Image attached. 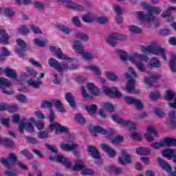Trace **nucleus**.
Here are the masks:
<instances>
[{"instance_id":"nucleus-32","label":"nucleus","mask_w":176,"mask_h":176,"mask_svg":"<svg viewBox=\"0 0 176 176\" xmlns=\"http://www.w3.org/2000/svg\"><path fill=\"white\" fill-rule=\"evenodd\" d=\"M118 38H116V33H112L107 38V42L110 46L115 47L118 45Z\"/></svg>"},{"instance_id":"nucleus-54","label":"nucleus","mask_w":176,"mask_h":176,"mask_svg":"<svg viewBox=\"0 0 176 176\" xmlns=\"http://www.w3.org/2000/svg\"><path fill=\"white\" fill-rule=\"evenodd\" d=\"M8 159L10 161V163H12V166H13L17 160V156H16L14 153H11L9 154Z\"/></svg>"},{"instance_id":"nucleus-50","label":"nucleus","mask_w":176,"mask_h":176,"mask_svg":"<svg viewBox=\"0 0 176 176\" xmlns=\"http://www.w3.org/2000/svg\"><path fill=\"white\" fill-rule=\"evenodd\" d=\"M173 98H175V94L171 90H168L165 96V100H166V101H171Z\"/></svg>"},{"instance_id":"nucleus-37","label":"nucleus","mask_w":176,"mask_h":176,"mask_svg":"<svg viewBox=\"0 0 176 176\" xmlns=\"http://www.w3.org/2000/svg\"><path fill=\"white\" fill-rule=\"evenodd\" d=\"M107 171H109V173H111V174H116L117 175L123 173L122 168H119L115 166H109L107 168Z\"/></svg>"},{"instance_id":"nucleus-17","label":"nucleus","mask_w":176,"mask_h":176,"mask_svg":"<svg viewBox=\"0 0 176 176\" xmlns=\"http://www.w3.org/2000/svg\"><path fill=\"white\" fill-rule=\"evenodd\" d=\"M54 162H57L58 163H62L63 165L65 166L67 168H71L72 164L71 163V161H69V159L65 158L62 155H58L56 157L52 159Z\"/></svg>"},{"instance_id":"nucleus-24","label":"nucleus","mask_w":176,"mask_h":176,"mask_svg":"<svg viewBox=\"0 0 176 176\" xmlns=\"http://www.w3.org/2000/svg\"><path fill=\"white\" fill-rule=\"evenodd\" d=\"M160 78H161L160 74L157 73H153L149 78L148 77L144 78V83L148 85V86H152V82H156V80H159Z\"/></svg>"},{"instance_id":"nucleus-22","label":"nucleus","mask_w":176,"mask_h":176,"mask_svg":"<svg viewBox=\"0 0 176 176\" xmlns=\"http://www.w3.org/2000/svg\"><path fill=\"white\" fill-rule=\"evenodd\" d=\"M73 50L76 53H78L79 54H82L85 50V47L83 46V43L82 41L79 40H75L73 41Z\"/></svg>"},{"instance_id":"nucleus-18","label":"nucleus","mask_w":176,"mask_h":176,"mask_svg":"<svg viewBox=\"0 0 176 176\" xmlns=\"http://www.w3.org/2000/svg\"><path fill=\"white\" fill-rule=\"evenodd\" d=\"M164 157H166L169 160L173 158V162L176 164V149L166 148L162 151Z\"/></svg>"},{"instance_id":"nucleus-48","label":"nucleus","mask_w":176,"mask_h":176,"mask_svg":"<svg viewBox=\"0 0 176 176\" xmlns=\"http://www.w3.org/2000/svg\"><path fill=\"white\" fill-rule=\"evenodd\" d=\"M49 133H50V131H49V130L40 131L38 133L37 137L38 138H41V140H45V138H49Z\"/></svg>"},{"instance_id":"nucleus-56","label":"nucleus","mask_w":176,"mask_h":176,"mask_svg":"<svg viewBox=\"0 0 176 176\" xmlns=\"http://www.w3.org/2000/svg\"><path fill=\"white\" fill-rule=\"evenodd\" d=\"M171 10H176V8L169 7L166 11L162 13V17H169V16H171Z\"/></svg>"},{"instance_id":"nucleus-62","label":"nucleus","mask_w":176,"mask_h":176,"mask_svg":"<svg viewBox=\"0 0 176 176\" xmlns=\"http://www.w3.org/2000/svg\"><path fill=\"white\" fill-rule=\"evenodd\" d=\"M19 32L23 35H27V34H30V30L25 26H21L19 29Z\"/></svg>"},{"instance_id":"nucleus-9","label":"nucleus","mask_w":176,"mask_h":176,"mask_svg":"<svg viewBox=\"0 0 176 176\" xmlns=\"http://www.w3.org/2000/svg\"><path fill=\"white\" fill-rule=\"evenodd\" d=\"M88 130L89 133H91L94 137H96V133H100V134H106V135H107V138H112V135H113V132H109L101 126L89 125Z\"/></svg>"},{"instance_id":"nucleus-20","label":"nucleus","mask_w":176,"mask_h":176,"mask_svg":"<svg viewBox=\"0 0 176 176\" xmlns=\"http://www.w3.org/2000/svg\"><path fill=\"white\" fill-rule=\"evenodd\" d=\"M86 88L89 91V96H94L97 97L100 95V89L94 83H88L86 85Z\"/></svg>"},{"instance_id":"nucleus-51","label":"nucleus","mask_w":176,"mask_h":176,"mask_svg":"<svg viewBox=\"0 0 176 176\" xmlns=\"http://www.w3.org/2000/svg\"><path fill=\"white\" fill-rule=\"evenodd\" d=\"M133 105H135L136 107V109H138L139 111H141V109H143L144 104H142V102L139 99H135Z\"/></svg>"},{"instance_id":"nucleus-13","label":"nucleus","mask_w":176,"mask_h":176,"mask_svg":"<svg viewBox=\"0 0 176 176\" xmlns=\"http://www.w3.org/2000/svg\"><path fill=\"white\" fill-rule=\"evenodd\" d=\"M125 77L129 80V83L124 89L125 91H127L128 93H133L134 94H138V93H140V89L135 90L134 88L135 80L133 79V78H131L128 73L125 74Z\"/></svg>"},{"instance_id":"nucleus-25","label":"nucleus","mask_w":176,"mask_h":176,"mask_svg":"<svg viewBox=\"0 0 176 176\" xmlns=\"http://www.w3.org/2000/svg\"><path fill=\"white\" fill-rule=\"evenodd\" d=\"M59 2H63L65 4V6L70 8V9H76V10H82L83 8L81 6H79L71 0H58Z\"/></svg>"},{"instance_id":"nucleus-15","label":"nucleus","mask_w":176,"mask_h":176,"mask_svg":"<svg viewBox=\"0 0 176 176\" xmlns=\"http://www.w3.org/2000/svg\"><path fill=\"white\" fill-rule=\"evenodd\" d=\"M146 131L147 132L144 134V137L148 142H152L153 140H155L153 138V136H152V134L154 135V137H159V134L157 133L156 128L153 126H148L146 129Z\"/></svg>"},{"instance_id":"nucleus-4","label":"nucleus","mask_w":176,"mask_h":176,"mask_svg":"<svg viewBox=\"0 0 176 176\" xmlns=\"http://www.w3.org/2000/svg\"><path fill=\"white\" fill-rule=\"evenodd\" d=\"M141 52L142 53H152L153 54H161L162 58H164V60H167V56H166V54H164L166 53V50L160 47L156 43H154L148 47H141Z\"/></svg>"},{"instance_id":"nucleus-31","label":"nucleus","mask_w":176,"mask_h":176,"mask_svg":"<svg viewBox=\"0 0 176 176\" xmlns=\"http://www.w3.org/2000/svg\"><path fill=\"white\" fill-rule=\"evenodd\" d=\"M65 98L66 101L68 102L69 104L72 108H75L76 107V103L75 102V98L71 92H67L65 94Z\"/></svg>"},{"instance_id":"nucleus-27","label":"nucleus","mask_w":176,"mask_h":176,"mask_svg":"<svg viewBox=\"0 0 176 176\" xmlns=\"http://www.w3.org/2000/svg\"><path fill=\"white\" fill-rule=\"evenodd\" d=\"M168 118L167 120V124L173 129L176 127V117L175 111H170L168 113Z\"/></svg>"},{"instance_id":"nucleus-28","label":"nucleus","mask_w":176,"mask_h":176,"mask_svg":"<svg viewBox=\"0 0 176 176\" xmlns=\"http://www.w3.org/2000/svg\"><path fill=\"white\" fill-rule=\"evenodd\" d=\"M9 35L6 34V31L0 28V43L3 45H8L9 43Z\"/></svg>"},{"instance_id":"nucleus-60","label":"nucleus","mask_w":176,"mask_h":176,"mask_svg":"<svg viewBox=\"0 0 176 176\" xmlns=\"http://www.w3.org/2000/svg\"><path fill=\"white\" fill-rule=\"evenodd\" d=\"M131 138H133V140H135L136 141H141V140L142 139V137H141V135L140 134V133L137 131L133 132L131 134Z\"/></svg>"},{"instance_id":"nucleus-61","label":"nucleus","mask_w":176,"mask_h":176,"mask_svg":"<svg viewBox=\"0 0 176 176\" xmlns=\"http://www.w3.org/2000/svg\"><path fill=\"white\" fill-rule=\"evenodd\" d=\"M56 28H58V30H59L60 31H63V32H64L65 34H69V32H71V29L64 25H58L56 26Z\"/></svg>"},{"instance_id":"nucleus-64","label":"nucleus","mask_w":176,"mask_h":176,"mask_svg":"<svg viewBox=\"0 0 176 176\" xmlns=\"http://www.w3.org/2000/svg\"><path fill=\"white\" fill-rule=\"evenodd\" d=\"M135 100V98L133 97L126 96L125 98H124V101H125V102L126 104H129V105H133V104H134Z\"/></svg>"},{"instance_id":"nucleus-63","label":"nucleus","mask_w":176,"mask_h":176,"mask_svg":"<svg viewBox=\"0 0 176 176\" xmlns=\"http://www.w3.org/2000/svg\"><path fill=\"white\" fill-rule=\"evenodd\" d=\"M19 105L17 104H11L9 105L8 104V111L13 113V112H17V111H19Z\"/></svg>"},{"instance_id":"nucleus-1","label":"nucleus","mask_w":176,"mask_h":176,"mask_svg":"<svg viewBox=\"0 0 176 176\" xmlns=\"http://www.w3.org/2000/svg\"><path fill=\"white\" fill-rule=\"evenodd\" d=\"M22 123H21L19 126V130L21 133H24V130L28 131L29 133H34L35 131V129H34V126L32 123H35L36 128L38 130H43L45 129V124L42 121H35V118L31 117L30 118H23Z\"/></svg>"},{"instance_id":"nucleus-10","label":"nucleus","mask_w":176,"mask_h":176,"mask_svg":"<svg viewBox=\"0 0 176 176\" xmlns=\"http://www.w3.org/2000/svg\"><path fill=\"white\" fill-rule=\"evenodd\" d=\"M133 162V155L129 154L127 150L122 149L121 151V156L118 157V163L124 166L126 164H130Z\"/></svg>"},{"instance_id":"nucleus-45","label":"nucleus","mask_w":176,"mask_h":176,"mask_svg":"<svg viewBox=\"0 0 176 176\" xmlns=\"http://www.w3.org/2000/svg\"><path fill=\"white\" fill-rule=\"evenodd\" d=\"M129 30L132 34H142V30L138 26L135 25H131L129 27Z\"/></svg>"},{"instance_id":"nucleus-42","label":"nucleus","mask_w":176,"mask_h":176,"mask_svg":"<svg viewBox=\"0 0 176 176\" xmlns=\"http://www.w3.org/2000/svg\"><path fill=\"white\" fill-rule=\"evenodd\" d=\"M105 76L111 82H116V80H118V76H116V74H115L113 72H107L105 73Z\"/></svg>"},{"instance_id":"nucleus-11","label":"nucleus","mask_w":176,"mask_h":176,"mask_svg":"<svg viewBox=\"0 0 176 176\" xmlns=\"http://www.w3.org/2000/svg\"><path fill=\"white\" fill-rule=\"evenodd\" d=\"M10 87H12V82L5 78H0V89L4 94H14V91L8 89Z\"/></svg>"},{"instance_id":"nucleus-59","label":"nucleus","mask_w":176,"mask_h":176,"mask_svg":"<svg viewBox=\"0 0 176 176\" xmlns=\"http://www.w3.org/2000/svg\"><path fill=\"white\" fill-rule=\"evenodd\" d=\"M22 155H24L25 157L28 159V160H31V159H33L34 155H32V153H31L28 149H25L21 151Z\"/></svg>"},{"instance_id":"nucleus-30","label":"nucleus","mask_w":176,"mask_h":176,"mask_svg":"<svg viewBox=\"0 0 176 176\" xmlns=\"http://www.w3.org/2000/svg\"><path fill=\"white\" fill-rule=\"evenodd\" d=\"M60 148L62 151H75L78 148V144H67V143H61L60 144Z\"/></svg>"},{"instance_id":"nucleus-47","label":"nucleus","mask_w":176,"mask_h":176,"mask_svg":"<svg viewBox=\"0 0 176 176\" xmlns=\"http://www.w3.org/2000/svg\"><path fill=\"white\" fill-rule=\"evenodd\" d=\"M153 112L154 115H156L158 118H164V116H166L164 111H163L162 109L155 108L153 110Z\"/></svg>"},{"instance_id":"nucleus-44","label":"nucleus","mask_w":176,"mask_h":176,"mask_svg":"<svg viewBox=\"0 0 176 176\" xmlns=\"http://www.w3.org/2000/svg\"><path fill=\"white\" fill-rule=\"evenodd\" d=\"M96 57L97 56L93 55V54L90 52H84L82 54V58L87 61H91V60H94Z\"/></svg>"},{"instance_id":"nucleus-38","label":"nucleus","mask_w":176,"mask_h":176,"mask_svg":"<svg viewBox=\"0 0 176 176\" xmlns=\"http://www.w3.org/2000/svg\"><path fill=\"white\" fill-rule=\"evenodd\" d=\"M5 13L7 17H13L14 16V12L13 10L6 8L5 7L0 8V14Z\"/></svg>"},{"instance_id":"nucleus-3","label":"nucleus","mask_w":176,"mask_h":176,"mask_svg":"<svg viewBox=\"0 0 176 176\" xmlns=\"http://www.w3.org/2000/svg\"><path fill=\"white\" fill-rule=\"evenodd\" d=\"M117 54L119 56L120 60H122V61H124V63H126V61L127 60L131 61V63H134L135 58H139L140 60H142V61H148V60H149L148 56L144 54L135 52L130 56L127 54V52L126 51H123L122 50H118Z\"/></svg>"},{"instance_id":"nucleus-52","label":"nucleus","mask_w":176,"mask_h":176,"mask_svg":"<svg viewBox=\"0 0 176 176\" xmlns=\"http://www.w3.org/2000/svg\"><path fill=\"white\" fill-rule=\"evenodd\" d=\"M0 163H1V164H3V166L7 167V168H10L12 166V163L9 160H8V159L3 157L0 159Z\"/></svg>"},{"instance_id":"nucleus-41","label":"nucleus","mask_w":176,"mask_h":176,"mask_svg":"<svg viewBox=\"0 0 176 176\" xmlns=\"http://www.w3.org/2000/svg\"><path fill=\"white\" fill-rule=\"evenodd\" d=\"M4 74L6 76H8V78H12V79H15V78L17 76L16 72L9 67L4 69Z\"/></svg>"},{"instance_id":"nucleus-55","label":"nucleus","mask_w":176,"mask_h":176,"mask_svg":"<svg viewBox=\"0 0 176 176\" xmlns=\"http://www.w3.org/2000/svg\"><path fill=\"white\" fill-rule=\"evenodd\" d=\"M148 97L151 101H155V100H157V98L160 97V94H159V91H155L154 92H151Z\"/></svg>"},{"instance_id":"nucleus-23","label":"nucleus","mask_w":176,"mask_h":176,"mask_svg":"<svg viewBox=\"0 0 176 176\" xmlns=\"http://www.w3.org/2000/svg\"><path fill=\"white\" fill-rule=\"evenodd\" d=\"M100 148H102L104 152H106V153H107L109 157H115V156H116V151L113 150V148H112L109 145L105 144H100Z\"/></svg>"},{"instance_id":"nucleus-34","label":"nucleus","mask_w":176,"mask_h":176,"mask_svg":"<svg viewBox=\"0 0 176 176\" xmlns=\"http://www.w3.org/2000/svg\"><path fill=\"white\" fill-rule=\"evenodd\" d=\"M160 66V60H159L157 58H153L150 60V63L147 65V68H148V69H152V68H159Z\"/></svg>"},{"instance_id":"nucleus-2","label":"nucleus","mask_w":176,"mask_h":176,"mask_svg":"<svg viewBox=\"0 0 176 176\" xmlns=\"http://www.w3.org/2000/svg\"><path fill=\"white\" fill-rule=\"evenodd\" d=\"M142 7L144 8V9H146L147 10L148 14L145 15L142 12H138L136 13V19L139 21H152V15L159 14V13H160L161 12L160 8L151 7L146 3H143Z\"/></svg>"},{"instance_id":"nucleus-46","label":"nucleus","mask_w":176,"mask_h":176,"mask_svg":"<svg viewBox=\"0 0 176 176\" xmlns=\"http://www.w3.org/2000/svg\"><path fill=\"white\" fill-rule=\"evenodd\" d=\"M86 111H87L89 115H94L96 113V111H97V105L96 104H91L89 106H87L85 107Z\"/></svg>"},{"instance_id":"nucleus-19","label":"nucleus","mask_w":176,"mask_h":176,"mask_svg":"<svg viewBox=\"0 0 176 176\" xmlns=\"http://www.w3.org/2000/svg\"><path fill=\"white\" fill-rule=\"evenodd\" d=\"M16 43L19 47L16 49V53L18 54L19 57H24V54L22 53V52L23 49L27 47L25 41L21 38H18L16 40Z\"/></svg>"},{"instance_id":"nucleus-12","label":"nucleus","mask_w":176,"mask_h":176,"mask_svg":"<svg viewBox=\"0 0 176 176\" xmlns=\"http://www.w3.org/2000/svg\"><path fill=\"white\" fill-rule=\"evenodd\" d=\"M48 64L52 68H55L59 72H63L64 69H68V65L67 63H63L62 65L57 61V60L50 58L48 60Z\"/></svg>"},{"instance_id":"nucleus-29","label":"nucleus","mask_w":176,"mask_h":176,"mask_svg":"<svg viewBox=\"0 0 176 176\" xmlns=\"http://www.w3.org/2000/svg\"><path fill=\"white\" fill-rule=\"evenodd\" d=\"M85 69H88V71H91L96 75V76H101L102 74V71L98 66H96L94 65H89L85 67Z\"/></svg>"},{"instance_id":"nucleus-7","label":"nucleus","mask_w":176,"mask_h":176,"mask_svg":"<svg viewBox=\"0 0 176 176\" xmlns=\"http://www.w3.org/2000/svg\"><path fill=\"white\" fill-rule=\"evenodd\" d=\"M73 170L75 171H79L80 170H82V175H91L94 174V171L90 168H86L85 163H83V161L80 160H77L75 161V165L73 167Z\"/></svg>"},{"instance_id":"nucleus-58","label":"nucleus","mask_w":176,"mask_h":176,"mask_svg":"<svg viewBox=\"0 0 176 176\" xmlns=\"http://www.w3.org/2000/svg\"><path fill=\"white\" fill-rule=\"evenodd\" d=\"M16 100H17V101H19V102H27L28 99H27V96L22 95V94H19V95H16L15 96Z\"/></svg>"},{"instance_id":"nucleus-39","label":"nucleus","mask_w":176,"mask_h":176,"mask_svg":"<svg viewBox=\"0 0 176 176\" xmlns=\"http://www.w3.org/2000/svg\"><path fill=\"white\" fill-rule=\"evenodd\" d=\"M169 67L172 72H176V54H172L171 60L169 63Z\"/></svg>"},{"instance_id":"nucleus-8","label":"nucleus","mask_w":176,"mask_h":176,"mask_svg":"<svg viewBox=\"0 0 176 176\" xmlns=\"http://www.w3.org/2000/svg\"><path fill=\"white\" fill-rule=\"evenodd\" d=\"M112 119L118 124L122 125V127H129L131 130H135L136 124L130 120H125L120 118L119 115L114 114L112 116Z\"/></svg>"},{"instance_id":"nucleus-49","label":"nucleus","mask_w":176,"mask_h":176,"mask_svg":"<svg viewBox=\"0 0 176 176\" xmlns=\"http://www.w3.org/2000/svg\"><path fill=\"white\" fill-rule=\"evenodd\" d=\"M103 108L104 109H106V111H107L108 112H113L115 109L113 104L110 102L103 103Z\"/></svg>"},{"instance_id":"nucleus-26","label":"nucleus","mask_w":176,"mask_h":176,"mask_svg":"<svg viewBox=\"0 0 176 176\" xmlns=\"http://www.w3.org/2000/svg\"><path fill=\"white\" fill-rule=\"evenodd\" d=\"M36 77L31 78L29 80L27 81L28 85L34 87V89H39L41 85H42V80H39V78H37V80H36Z\"/></svg>"},{"instance_id":"nucleus-6","label":"nucleus","mask_w":176,"mask_h":176,"mask_svg":"<svg viewBox=\"0 0 176 176\" xmlns=\"http://www.w3.org/2000/svg\"><path fill=\"white\" fill-rule=\"evenodd\" d=\"M151 148L154 149H160L166 146H176V139L173 138H165L159 142H154L151 144Z\"/></svg>"},{"instance_id":"nucleus-14","label":"nucleus","mask_w":176,"mask_h":176,"mask_svg":"<svg viewBox=\"0 0 176 176\" xmlns=\"http://www.w3.org/2000/svg\"><path fill=\"white\" fill-rule=\"evenodd\" d=\"M53 130H56V134H58V131H60V133H68V128L63 126L56 122H52L48 126V131H50V133H52Z\"/></svg>"},{"instance_id":"nucleus-43","label":"nucleus","mask_w":176,"mask_h":176,"mask_svg":"<svg viewBox=\"0 0 176 176\" xmlns=\"http://www.w3.org/2000/svg\"><path fill=\"white\" fill-rule=\"evenodd\" d=\"M74 36L75 38H77V39H80L84 42L89 41V35L85 33L77 32L74 34Z\"/></svg>"},{"instance_id":"nucleus-16","label":"nucleus","mask_w":176,"mask_h":176,"mask_svg":"<svg viewBox=\"0 0 176 176\" xmlns=\"http://www.w3.org/2000/svg\"><path fill=\"white\" fill-rule=\"evenodd\" d=\"M102 89L105 94H108L109 96L114 94L115 97H116L117 98H122V93L118 91V89H116V87H113L112 88H109L107 86H104L102 87Z\"/></svg>"},{"instance_id":"nucleus-36","label":"nucleus","mask_w":176,"mask_h":176,"mask_svg":"<svg viewBox=\"0 0 176 176\" xmlns=\"http://www.w3.org/2000/svg\"><path fill=\"white\" fill-rule=\"evenodd\" d=\"M137 60H140V58H135L134 62H131L132 64H134L137 69L140 72H145V71H146V67H145V65H144V63L142 62H137Z\"/></svg>"},{"instance_id":"nucleus-57","label":"nucleus","mask_w":176,"mask_h":176,"mask_svg":"<svg viewBox=\"0 0 176 176\" xmlns=\"http://www.w3.org/2000/svg\"><path fill=\"white\" fill-rule=\"evenodd\" d=\"M26 71L27 72H28V74H30V76H32V78H36L37 75H38V72L31 68V67H26Z\"/></svg>"},{"instance_id":"nucleus-53","label":"nucleus","mask_w":176,"mask_h":176,"mask_svg":"<svg viewBox=\"0 0 176 176\" xmlns=\"http://www.w3.org/2000/svg\"><path fill=\"white\" fill-rule=\"evenodd\" d=\"M75 119L76 122L78 123H80L81 124H85L86 122V120L85 119V117L82 116V114L78 113L76 115Z\"/></svg>"},{"instance_id":"nucleus-5","label":"nucleus","mask_w":176,"mask_h":176,"mask_svg":"<svg viewBox=\"0 0 176 176\" xmlns=\"http://www.w3.org/2000/svg\"><path fill=\"white\" fill-rule=\"evenodd\" d=\"M82 21L85 23H107L109 21V18L107 16H97V15L92 13H87L82 16Z\"/></svg>"},{"instance_id":"nucleus-33","label":"nucleus","mask_w":176,"mask_h":176,"mask_svg":"<svg viewBox=\"0 0 176 176\" xmlns=\"http://www.w3.org/2000/svg\"><path fill=\"white\" fill-rule=\"evenodd\" d=\"M87 151L94 159H100V152L94 146H88Z\"/></svg>"},{"instance_id":"nucleus-35","label":"nucleus","mask_w":176,"mask_h":176,"mask_svg":"<svg viewBox=\"0 0 176 176\" xmlns=\"http://www.w3.org/2000/svg\"><path fill=\"white\" fill-rule=\"evenodd\" d=\"M136 153L141 156H148L151 155V149L148 147H139L136 148Z\"/></svg>"},{"instance_id":"nucleus-21","label":"nucleus","mask_w":176,"mask_h":176,"mask_svg":"<svg viewBox=\"0 0 176 176\" xmlns=\"http://www.w3.org/2000/svg\"><path fill=\"white\" fill-rule=\"evenodd\" d=\"M50 52H52L54 53L55 56L58 58H60V60H69V57L68 56L64 54L63 52H61V50L60 48L56 50V47L54 46H51L50 48Z\"/></svg>"},{"instance_id":"nucleus-40","label":"nucleus","mask_w":176,"mask_h":176,"mask_svg":"<svg viewBox=\"0 0 176 176\" xmlns=\"http://www.w3.org/2000/svg\"><path fill=\"white\" fill-rule=\"evenodd\" d=\"M158 163L160 166L163 168V170H165L167 173H170L171 171V166L167 164L164 160L162 159H158Z\"/></svg>"}]
</instances>
